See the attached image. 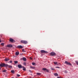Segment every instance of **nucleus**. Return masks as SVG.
Segmentation results:
<instances>
[{
	"label": "nucleus",
	"mask_w": 78,
	"mask_h": 78,
	"mask_svg": "<svg viewBox=\"0 0 78 78\" xmlns=\"http://www.w3.org/2000/svg\"><path fill=\"white\" fill-rule=\"evenodd\" d=\"M0 67H8L9 68H12V66L11 65H8L6 64L5 63H2L0 64Z\"/></svg>",
	"instance_id": "1"
},
{
	"label": "nucleus",
	"mask_w": 78,
	"mask_h": 78,
	"mask_svg": "<svg viewBox=\"0 0 78 78\" xmlns=\"http://www.w3.org/2000/svg\"><path fill=\"white\" fill-rule=\"evenodd\" d=\"M21 42L23 44H27L28 43V42L26 41L22 40Z\"/></svg>",
	"instance_id": "2"
},
{
	"label": "nucleus",
	"mask_w": 78,
	"mask_h": 78,
	"mask_svg": "<svg viewBox=\"0 0 78 78\" xmlns=\"http://www.w3.org/2000/svg\"><path fill=\"white\" fill-rule=\"evenodd\" d=\"M9 41H10V42H16L15 40H14L12 38H10Z\"/></svg>",
	"instance_id": "3"
},
{
	"label": "nucleus",
	"mask_w": 78,
	"mask_h": 78,
	"mask_svg": "<svg viewBox=\"0 0 78 78\" xmlns=\"http://www.w3.org/2000/svg\"><path fill=\"white\" fill-rule=\"evenodd\" d=\"M41 52L42 53H48V52H47V51H45L44 50H41Z\"/></svg>",
	"instance_id": "4"
},
{
	"label": "nucleus",
	"mask_w": 78,
	"mask_h": 78,
	"mask_svg": "<svg viewBox=\"0 0 78 78\" xmlns=\"http://www.w3.org/2000/svg\"><path fill=\"white\" fill-rule=\"evenodd\" d=\"M65 63L66 64H67L68 65H69L70 66H72V64L70 63L69 62L67 61H66L65 62Z\"/></svg>",
	"instance_id": "5"
},
{
	"label": "nucleus",
	"mask_w": 78,
	"mask_h": 78,
	"mask_svg": "<svg viewBox=\"0 0 78 78\" xmlns=\"http://www.w3.org/2000/svg\"><path fill=\"white\" fill-rule=\"evenodd\" d=\"M50 55L51 56H55L56 55V53L53 52H52L51 53Z\"/></svg>",
	"instance_id": "6"
},
{
	"label": "nucleus",
	"mask_w": 78,
	"mask_h": 78,
	"mask_svg": "<svg viewBox=\"0 0 78 78\" xmlns=\"http://www.w3.org/2000/svg\"><path fill=\"white\" fill-rule=\"evenodd\" d=\"M7 47H9V48H11V47H12V44H9L7 46Z\"/></svg>",
	"instance_id": "7"
},
{
	"label": "nucleus",
	"mask_w": 78,
	"mask_h": 78,
	"mask_svg": "<svg viewBox=\"0 0 78 78\" xmlns=\"http://www.w3.org/2000/svg\"><path fill=\"white\" fill-rule=\"evenodd\" d=\"M18 48H23V46L22 45H19L17 46Z\"/></svg>",
	"instance_id": "8"
},
{
	"label": "nucleus",
	"mask_w": 78,
	"mask_h": 78,
	"mask_svg": "<svg viewBox=\"0 0 78 78\" xmlns=\"http://www.w3.org/2000/svg\"><path fill=\"white\" fill-rule=\"evenodd\" d=\"M18 68H19V69H21V68H22V66L21 65H18Z\"/></svg>",
	"instance_id": "9"
},
{
	"label": "nucleus",
	"mask_w": 78,
	"mask_h": 78,
	"mask_svg": "<svg viewBox=\"0 0 78 78\" xmlns=\"http://www.w3.org/2000/svg\"><path fill=\"white\" fill-rule=\"evenodd\" d=\"M9 60V58H5V61H8Z\"/></svg>",
	"instance_id": "10"
},
{
	"label": "nucleus",
	"mask_w": 78,
	"mask_h": 78,
	"mask_svg": "<svg viewBox=\"0 0 78 78\" xmlns=\"http://www.w3.org/2000/svg\"><path fill=\"white\" fill-rule=\"evenodd\" d=\"M23 60H24V61H27V59L26 58H25V57H23Z\"/></svg>",
	"instance_id": "11"
},
{
	"label": "nucleus",
	"mask_w": 78,
	"mask_h": 78,
	"mask_svg": "<svg viewBox=\"0 0 78 78\" xmlns=\"http://www.w3.org/2000/svg\"><path fill=\"white\" fill-rule=\"evenodd\" d=\"M18 55H19V52H16V55L18 56Z\"/></svg>",
	"instance_id": "12"
},
{
	"label": "nucleus",
	"mask_w": 78,
	"mask_h": 78,
	"mask_svg": "<svg viewBox=\"0 0 78 78\" xmlns=\"http://www.w3.org/2000/svg\"><path fill=\"white\" fill-rule=\"evenodd\" d=\"M23 70L25 71V70H26V68L23 66Z\"/></svg>",
	"instance_id": "13"
},
{
	"label": "nucleus",
	"mask_w": 78,
	"mask_h": 78,
	"mask_svg": "<svg viewBox=\"0 0 78 78\" xmlns=\"http://www.w3.org/2000/svg\"><path fill=\"white\" fill-rule=\"evenodd\" d=\"M54 75L56 76H58V74L57 73H54Z\"/></svg>",
	"instance_id": "14"
},
{
	"label": "nucleus",
	"mask_w": 78,
	"mask_h": 78,
	"mask_svg": "<svg viewBox=\"0 0 78 78\" xmlns=\"http://www.w3.org/2000/svg\"><path fill=\"white\" fill-rule=\"evenodd\" d=\"M30 68H31V69H35V67H32V66H30Z\"/></svg>",
	"instance_id": "15"
},
{
	"label": "nucleus",
	"mask_w": 78,
	"mask_h": 78,
	"mask_svg": "<svg viewBox=\"0 0 78 78\" xmlns=\"http://www.w3.org/2000/svg\"><path fill=\"white\" fill-rule=\"evenodd\" d=\"M54 64H55V65H57V64H58V62H54Z\"/></svg>",
	"instance_id": "16"
},
{
	"label": "nucleus",
	"mask_w": 78,
	"mask_h": 78,
	"mask_svg": "<svg viewBox=\"0 0 78 78\" xmlns=\"http://www.w3.org/2000/svg\"><path fill=\"white\" fill-rule=\"evenodd\" d=\"M37 75H41V73H37Z\"/></svg>",
	"instance_id": "17"
},
{
	"label": "nucleus",
	"mask_w": 78,
	"mask_h": 78,
	"mask_svg": "<svg viewBox=\"0 0 78 78\" xmlns=\"http://www.w3.org/2000/svg\"><path fill=\"white\" fill-rule=\"evenodd\" d=\"M14 70H12L11 71V73H14Z\"/></svg>",
	"instance_id": "18"
},
{
	"label": "nucleus",
	"mask_w": 78,
	"mask_h": 78,
	"mask_svg": "<svg viewBox=\"0 0 78 78\" xmlns=\"http://www.w3.org/2000/svg\"><path fill=\"white\" fill-rule=\"evenodd\" d=\"M42 70H43L45 71V70H47V69L45 68H43L42 69Z\"/></svg>",
	"instance_id": "19"
},
{
	"label": "nucleus",
	"mask_w": 78,
	"mask_h": 78,
	"mask_svg": "<svg viewBox=\"0 0 78 78\" xmlns=\"http://www.w3.org/2000/svg\"><path fill=\"white\" fill-rule=\"evenodd\" d=\"M14 62L15 64H17L18 63V61H15Z\"/></svg>",
	"instance_id": "20"
},
{
	"label": "nucleus",
	"mask_w": 78,
	"mask_h": 78,
	"mask_svg": "<svg viewBox=\"0 0 78 78\" xmlns=\"http://www.w3.org/2000/svg\"><path fill=\"white\" fill-rule=\"evenodd\" d=\"M32 65L34 66V65H35L36 64V63H34V62H33L32 63Z\"/></svg>",
	"instance_id": "21"
},
{
	"label": "nucleus",
	"mask_w": 78,
	"mask_h": 78,
	"mask_svg": "<svg viewBox=\"0 0 78 78\" xmlns=\"http://www.w3.org/2000/svg\"><path fill=\"white\" fill-rule=\"evenodd\" d=\"M57 66H59L60 65V63H57Z\"/></svg>",
	"instance_id": "22"
},
{
	"label": "nucleus",
	"mask_w": 78,
	"mask_h": 78,
	"mask_svg": "<svg viewBox=\"0 0 78 78\" xmlns=\"http://www.w3.org/2000/svg\"><path fill=\"white\" fill-rule=\"evenodd\" d=\"M3 72H6V70H4L2 71Z\"/></svg>",
	"instance_id": "23"
},
{
	"label": "nucleus",
	"mask_w": 78,
	"mask_h": 78,
	"mask_svg": "<svg viewBox=\"0 0 78 78\" xmlns=\"http://www.w3.org/2000/svg\"><path fill=\"white\" fill-rule=\"evenodd\" d=\"M22 51H23V52H25V51L24 50V49H23L22 50Z\"/></svg>",
	"instance_id": "24"
},
{
	"label": "nucleus",
	"mask_w": 78,
	"mask_h": 78,
	"mask_svg": "<svg viewBox=\"0 0 78 78\" xmlns=\"http://www.w3.org/2000/svg\"><path fill=\"white\" fill-rule=\"evenodd\" d=\"M1 45H4V43H2L1 44Z\"/></svg>",
	"instance_id": "25"
},
{
	"label": "nucleus",
	"mask_w": 78,
	"mask_h": 78,
	"mask_svg": "<svg viewBox=\"0 0 78 78\" xmlns=\"http://www.w3.org/2000/svg\"><path fill=\"white\" fill-rule=\"evenodd\" d=\"M51 70H55V69L54 68H51Z\"/></svg>",
	"instance_id": "26"
},
{
	"label": "nucleus",
	"mask_w": 78,
	"mask_h": 78,
	"mask_svg": "<svg viewBox=\"0 0 78 78\" xmlns=\"http://www.w3.org/2000/svg\"><path fill=\"white\" fill-rule=\"evenodd\" d=\"M17 76H18V77L20 76V75L19 74H17Z\"/></svg>",
	"instance_id": "27"
},
{
	"label": "nucleus",
	"mask_w": 78,
	"mask_h": 78,
	"mask_svg": "<svg viewBox=\"0 0 78 78\" xmlns=\"http://www.w3.org/2000/svg\"><path fill=\"white\" fill-rule=\"evenodd\" d=\"M46 72H49L48 70V69H46Z\"/></svg>",
	"instance_id": "28"
},
{
	"label": "nucleus",
	"mask_w": 78,
	"mask_h": 78,
	"mask_svg": "<svg viewBox=\"0 0 78 78\" xmlns=\"http://www.w3.org/2000/svg\"><path fill=\"white\" fill-rule=\"evenodd\" d=\"M23 64H24V65H25V66H26V63L24 62L23 63Z\"/></svg>",
	"instance_id": "29"
},
{
	"label": "nucleus",
	"mask_w": 78,
	"mask_h": 78,
	"mask_svg": "<svg viewBox=\"0 0 78 78\" xmlns=\"http://www.w3.org/2000/svg\"><path fill=\"white\" fill-rule=\"evenodd\" d=\"M55 68H58V69H59V67H55Z\"/></svg>",
	"instance_id": "30"
},
{
	"label": "nucleus",
	"mask_w": 78,
	"mask_h": 78,
	"mask_svg": "<svg viewBox=\"0 0 78 78\" xmlns=\"http://www.w3.org/2000/svg\"><path fill=\"white\" fill-rule=\"evenodd\" d=\"M30 59H31V60H32V58H31V57H30Z\"/></svg>",
	"instance_id": "31"
},
{
	"label": "nucleus",
	"mask_w": 78,
	"mask_h": 78,
	"mask_svg": "<svg viewBox=\"0 0 78 78\" xmlns=\"http://www.w3.org/2000/svg\"><path fill=\"white\" fill-rule=\"evenodd\" d=\"M12 61H10V63H12Z\"/></svg>",
	"instance_id": "32"
},
{
	"label": "nucleus",
	"mask_w": 78,
	"mask_h": 78,
	"mask_svg": "<svg viewBox=\"0 0 78 78\" xmlns=\"http://www.w3.org/2000/svg\"><path fill=\"white\" fill-rule=\"evenodd\" d=\"M65 73H67V71H65Z\"/></svg>",
	"instance_id": "33"
},
{
	"label": "nucleus",
	"mask_w": 78,
	"mask_h": 78,
	"mask_svg": "<svg viewBox=\"0 0 78 78\" xmlns=\"http://www.w3.org/2000/svg\"><path fill=\"white\" fill-rule=\"evenodd\" d=\"M61 77H57V78H60Z\"/></svg>",
	"instance_id": "34"
},
{
	"label": "nucleus",
	"mask_w": 78,
	"mask_h": 78,
	"mask_svg": "<svg viewBox=\"0 0 78 78\" xmlns=\"http://www.w3.org/2000/svg\"><path fill=\"white\" fill-rule=\"evenodd\" d=\"M2 42V41L0 40V42Z\"/></svg>",
	"instance_id": "35"
},
{
	"label": "nucleus",
	"mask_w": 78,
	"mask_h": 78,
	"mask_svg": "<svg viewBox=\"0 0 78 78\" xmlns=\"http://www.w3.org/2000/svg\"><path fill=\"white\" fill-rule=\"evenodd\" d=\"M29 72H31V71L30 70H29Z\"/></svg>",
	"instance_id": "36"
},
{
	"label": "nucleus",
	"mask_w": 78,
	"mask_h": 78,
	"mask_svg": "<svg viewBox=\"0 0 78 78\" xmlns=\"http://www.w3.org/2000/svg\"><path fill=\"white\" fill-rule=\"evenodd\" d=\"M0 70H1V68H0Z\"/></svg>",
	"instance_id": "37"
}]
</instances>
